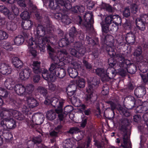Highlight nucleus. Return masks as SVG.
I'll use <instances>...</instances> for the list:
<instances>
[{
  "label": "nucleus",
  "mask_w": 148,
  "mask_h": 148,
  "mask_svg": "<svg viewBox=\"0 0 148 148\" xmlns=\"http://www.w3.org/2000/svg\"><path fill=\"white\" fill-rule=\"evenodd\" d=\"M56 116V113L53 110L48 111L47 113V117L50 120H52L54 119Z\"/></svg>",
  "instance_id": "nucleus-30"
},
{
  "label": "nucleus",
  "mask_w": 148,
  "mask_h": 148,
  "mask_svg": "<svg viewBox=\"0 0 148 148\" xmlns=\"http://www.w3.org/2000/svg\"><path fill=\"white\" fill-rule=\"evenodd\" d=\"M147 105H148V102H145L143 104V106H140L138 107V108H141L142 111H140V112H143L145 111H146L148 109V108H147Z\"/></svg>",
  "instance_id": "nucleus-38"
},
{
  "label": "nucleus",
  "mask_w": 148,
  "mask_h": 148,
  "mask_svg": "<svg viewBox=\"0 0 148 148\" xmlns=\"http://www.w3.org/2000/svg\"><path fill=\"white\" fill-rule=\"evenodd\" d=\"M139 19L145 23H148V15H147L146 14L142 15Z\"/></svg>",
  "instance_id": "nucleus-43"
},
{
  "label": "nucleus",
  "mask_w": 148,
  "mask_h": 148,
  "mask_svg": "<svg viewBox=\"0 0 148 148\" xmlns=\"http://www.w3.org/2000/svg\"><path fill=\"white\" fill-rule=\"evenodd\" d=\"M47 49L50 52L49 56L55 62V63L51 65L49 68L50 73L49 74L47 70L44 69L42 72V76L44 79L48 81L54 82L57 77L62 78L65 75V70L58 67V65L62 66L66 63H69L70 59L66 57V52L65 50L59 53L60 55L59 58L55 56L53 49L50 46L47 47Z\"/></svg>",
  "instance_id": "nucleus-1"
},
{
  "label": "nucleus",
  "mask_w": 148,
  "mask_h": 148,
  "mask_svg": "<svg viewBox=\"0 0 148 148\" xmlns=\"http://www.w3.org/2000/svg\"><path fill=\"white\" fill-rule=\"evenodd\" d=\"M123 59V64H121L120 66V68L119 69V74L122 76H124L127 72L131 74H134L136 72V67L131 64L130 61L125 60L123 58H121Z\"/></svg>",
  "instance_id": "nucleus-3"
},
{
  "label": "nucleus",
  "mask_w": 148,
  "mask_h": 148,
  "mask_svg": "<svg viewBox=\"0 0 148 148\" xmlns=\"http://www.w3.org/2000/svg\"><path fill=\"white\" fill-rule=\"evenodd\" d=\"M56 88V86L53 84H49V89L51 91H54Z\"/></svg>",
  "instance_id": "nucleus-54"
},
{
  "label": "nucleus",
  "mask_w": 148,
  "mask_h": 148,
  "mask_svg": "<svg viewBox=\"0 0 148 148\" xmlns=\"http://www.w3.org/2000/svg\"><path fill=\"white\" fill-rule=\"evenodd\" d=\"M25 89L27 91H32L34 89V87L32 84H29L27 86Z\"/></svg>",
  "instance_id": "nucleus-50"
},
{
  "label": "nucleus",
  "mask_w": 148,
  "mask_h": 148,
  "mask_svg": "<svg viewBox=\"0 0 148 148\" xmlns=\"http://www.w3.org/2000/svg\"><path fill=\"white\" fill-rule=\"evenodd\" d=\"M78 107H79V109L82 111L84 110L86 108L84 104H82L81 103V105Z\"/></svg>",
  "instance_id": "nucleus-64"
},
{
  "label": "nucleus",
  "mask_w": 148,
  "mask_h": 148,
  "mask_svg": "<svg viewBox=\"0 0 148 148\" xmlns=\"http://www.w3.org/2000/svg\"><path fill=\"white\" fill-rule=\"evenodd\" d=\"M12 62L14 66L18 68L22 67L23 65V62L17 57L13 58Z\"/></svg>",
  "instance_id": "nucleus-19"
},
{
  "label": "nucleus",
  "mask_w": 148,
  "mask_h": 148,
  "mask_svg": "<svg viewBox=\"0 0 148 148\" xmlns=\"http://www.w3.org/2000/svg\"><path fill=\"white\" fill-rule=\"evenodd\" d=\"M68 72L69 76L72 78H74L76 77L77 76L78 74L77 69L72 68L69 69Z\"/></svg>",
  "instance_id": "nucleus-27"
},
{
  "label": "nucleus",
  "mask_w": 148,
  "mask_h": 148,
  "mask_svg": "<svg viewBox=\"0 0 148 148\" xmlns=\"http://www.w3.org/2000/svg\"><path fill=\"white\" fill-rule=\"evenodd\" d=\"M123 58V57H121V58H119V60H120V61L119 62V66L118 65V64H117V65H116V61H114L113 62L112 61H111V60H112V58H111L109 59L108 60V64L110 66H111V67H114L115 66V67L117 68V66H118V67L119 66L120 68V66L121 65V64H123V59H122L121 58ZM119 69H118V70ZM118 71H119L118 70ZM119 72V71L118 72Z\"/></svg>",
  "instance_id": "nucleus-18"
},
{
  "label": "nucleus",
  "mask_w": 148,
  "mask_h": 148,
  "mask_svg": "<svg viewBox=\"0 0 148 148\" xmlns=\"http://www.w3.org/2000/svg\"><path fill=\"white\" fill-rule=\"evenodd\" d=\"M73 65L74 67L73 69H78L79 70L81 68V66L80 65V63H78L77 62H74L73 64Z\"/></svg>",
  "instance_id": "nucleus-51"
},
{
  "label": "nucleus",
  "mask_w": 148,
  "mask_h": 148,
  "mask_svg": "<svg viewBox=\"0 0 148 148\" xmlns=\"http://www.w3.org/2000/svg\"><path fill=\"white\" fill-rule=\"evenodd\" d=\"M54 17L59 20H61L62 22L66 24H69L70 23V19L67 15H62L61 13H57L54 15Z\"/></svg>",
  "instance_id": "nucleus-14"
},
{
  "label": "nucleus",
  "mask_w": 148,
  "mask_h": 148,
  "mask_svg": "<svg viewBox=\"0 0 148 148\" xmlns=\"http://www.w3.org/2000/svg\"><path fill=\"white\" fill-rule=\"evenodd\" d=\"M14 84V82L11 78L7 79L5 83V86L8 89L12 90L14 87V90L17 94L20 95L24 94L26 89L24 86L19 84L15 86Z\"/></svg>",
  "instance_id": "nucleus-4"
},
{
  "label": "nucleus",
  "mask_w": 148,
  "mask_h": 148,
  "mask_svg": "<svg viewBox=\"0 0 148 148\" xmlns=\"http://www.w3.org/2000/svg\"><path fill=\"white\" fill-rule=\"evenodd\" d=\"M140 75L144 82L145 83L148 81V74L147 76L143 74Z\"/></svg>",
  "instance_id": "nucleus-55"
},
{
  "label": "nucleus",
  "mask_w": 148,
  "mask_h": 148,
  "mask_svg": "<svg viewBox=\"0 0 148 148\" xmlns=\"http://www.w3.org/2000/svg\"><path fill=\"white\" fill-rule=\"evenodd\" d=\"M125 39L129 43L133 44L135 42V33L131 32L127 33L126 35Z\"/></svg>",
  "instance_id": "nucleus-16"
},
{
  "label": "nucleus",
  "mask_w": 148,
  "mask_h": 148,
  "mask_svg": "<svg viewBox=\"0 0 148 148\" xmlns=\"http://www.w3.org/2000/svg\"><path fill=\"white\" fill-rule=\"evenodd\" d=\"M12 10L14 13L15 15H17L19 13V10L17 8L14 7L12 8Z\"/></svg>",
  "instance_id": "nucleus-61"
},
{
  "label": "nucleus",
  "mask_w": 148,
  "mask_h": 148,
  "mask_svg": "<svg viewBox=\"0 0 148 148\" xmlns=\"http://www.w3.org/2000/svg\"><path fill=\"white\" fill-rule=\"evenodd\" d=\"M32 25V23L29 20H25L24 22L22 23V26L25 30L29 29L31 27Z\"/></svg>",
  "instance_id": "nucleus-25"
},
{
  "label": "nucleus",
  "mask_w": 148,
  "mask_h": 148,
  "mask_svg": "<svg viewBox=\"0 0 148 148\" xmlns=\"http://www.w3.org/2000/svg\"><path fill=\"white\" fill-rule=\"evenodd\" d=\"M8 95V93L6 90L2 88H0V96L5 97L7 96ZM3 103V100L0 97V106L2 105Z\"/></svg>",
  "instance_id": "nucleus-31"
},
{
  "label": "nucleus",
  "mask_w": 148,
  "mask_h": 148,
  "mask_svg": "<svg viewBox=\"0 0 148 148\" xmlns=\"http://www.w3.org/2000/svg\"><path fill=\"white\" fill-rule=\"evenodd\" d=\"M34 143H39L41 142V139L40 138L35 137L33 139Z\"/></svg>",
  "instance_id": "nucleus-57"
},
{
  "label": "nucleus",
  "mask_w": 148,
  "mask_h": 148,
  "mask_svg": "<svg viewBox=\"0 0 148 148\" xmlns=\"http://www.w3.org/2000/svg\"><path fill=\"white\" fill-rule=\"evenodd\" d=\"M92 15L91 13H88V12L85 13L84 15V18L86 21H87L88 20V17H89L88 18V20H90V19H91L92 18Z\"/></svg>",
  "instance_id": "nucleus-49"
},
{
  "label": "nucleus",
  "mask_w": 148,
  "mask_h": 148,
  "mask_svg": "<svg viewBox=\"0 0 148 148\" xmlns=\"http://www.w3.org/2000/svg\"><path fill=\"white\" fill-rule=\"evenodd\" d=\"M96 73L99 75L100 76L101 79L103 82L108 80L109 79L113 78L116 75L115 71L110 72V73L106 72L104 70L101 68H98L96 70Z\"/></svg>",
  "instance_id": "nucleus-7"
},
{
  "label": "nucleus",
  "mask_w": 148,
  "mask_h": 148,
  "mask_svg": "<svg viewBox=\"0 0 148 148\" xmlns=\"http://www.w3.org/2000/svg\"><path fill=\"white\" fill-rule=\"evenodd\" d=\"M121 111L122 112L123 115H124L125 116H130V114L127 111V110L125 109H123L121 110Z\"/></svg>",
  "instance_id": "nucleus-56"
},
{
  "label": "nucleus",
  "mask_w": 148,
  "mask_h": 148,
  "mask_svg": "<svg viewBox=\"0 0 148 148\" xmlns=\"http://www.w3.org/2000/svg\"><path fill=\"white\" fill-rule=\"evenodd\" d=\"M116 19L113 21V22L110 24L108 27V30L110 29L111 31H117L118 29L119 24L116 21H118Z\"/></svg>",
  "instance_id": "nucleus-22"
},
{
  "label": "nucleus",
  "mask_w": 148,
  "mask_h": 148,
  "mask_svg": "<svg viewBox=\"0 0 148 148\" xmlns=\"http://www.w3.org/2000/svg\"><path fill=\"white\" fill-rule=\"evenodd\" d=\"M52 105L54 106L55 107L59 108V109L61 108L63 102L58 101V99L54 98H53V100L52 101Z\"/></svg>",
  "instance_id": "nucleus-28"
},
{
  "label": "nucleus",
  "mask_w": 148,
  "mask_h": 148,
  "mask_svg": "<svg viewBox=\"0 0 148 148\" xmlns=\"http://www.w3.org/2000/svg\"><path fill=\"white\" fill-rule=\"evenodd\" d=\"M43 116L40 114H35L32 116V121L35 124L40 125L42 123Z\"/></svg>",
  "instance_id": "nucleus-13"
},
{
  "label": "nucleus",
  "mask_w": 148,
  "mask_h": 148,
  "mask_svg": "<svg viewBox=\"0 0 148 148\" xmlns=\"http://www.w3.org/2000/svg\"><path fill=\"white\" fill-rule=\"evenodd\" d=\"M79 129L77 127H73L70 129L69 132L72 134H76L77 133H79L81 134V136L80 138H79V140H80L83 137L84 132L83 131L78 132Z\"/></svg>",
  "instance_id": "nucleus-29"
},
{
  "label": "nucleus",
  "mask_w": 148,
  "mask_h": 148,
  "mask_svg": "<svg viewBox=\"0 0 148 148\" xmlns=\"http://www.w3.org/2000/svg\"><path fill=\"white\" fill-rule=\"evenodd\" d=\"M24 41V38L22 36H18L16 37L14 39V45H21Z\"/></svg>",
  "instance_id": "nucleus-23"
},
{
  "label": "nucleus",
  "mask_w": 148,
  "mask_h": 148,
  "mask_svg": "<svg viewBox=\"0 0 148 148\" xmlns=\"http://www.w3.org/2000/svg\"><path fill=\"white\" fill-rule=\"evenodd\" d=\"M4 120L5 121H8V123L7 124L9 125V128H14L16 126L15 121L12 118H10V120L4 119Z\"/></svg>",
  "instance_id": "nucleus-34"
},
{
  "label": "nucleus",
  "mask_w": 148,
  "mask_h": 148,
  "mask_svg": "<svg viewBox=\"0 0 148 148\" xmlns=\"http://www.w3.org/2000/svg\"><path fill=\"white\" fill-rule=\"evenodd\" d=\"M82 120L80 124V127L82 128H84L87 123V118L85 117L83 118L82 116Z\"/></svg>",
  "instance_id": "nucleus-46"
},
{
  "label": "nucleus",
  "mask_w": 148,
  "mask_h": 148,
  "mask_svg": "<svg viewBox=\"0 0 148 148\" xmlns=\"http://www.w3.org/2000/svg\"><path fill=\"white\" fill-rule=\"evenodd\" d=\"M18 4L21 6H25L26 5L24 0H17Z\"/></svg>",
  "instance_id": "nucleus-58"
},
{
  "label": "nucleus",
  "mask_w": 148,
  "mask_h": 148,
  "mask_svg": "<svg viewBox=\"0 0 148 148\" xmlns=\"http://www.w3.org/2000/svg\"><path fill=\"white\" fill-rule=\"evenodd\" d=\"M8 36V35L6 32L2 30L0 31V40L6 39Z\"/></svg>",
  "instance_id": "nucleus-39"
},
{
  "label": "nucleus",
  "mask_w": 148,
  "mask_h": 148,
  "mask_svg": "<svg viewBox=\"0 0 148 148\" xmlns=\"http://www.w3.org/2000/svg\"><path fill=\"white\" fill-rule=\"evenodd\" d=\"M71 53L72 55L77 57V54L78 53L75 49H72L71 51Z\"/></svg>",
  "instance_id": "nucleus-60"
},
{
  "label": "nucleus",
  "mask_w": 148,
  "mask_h": 148,
  "mask_svg": "<svg viewBox=\"0 0 148 148\" xmlns=\"http://www.w3.org/2000/svg\"><path fill=\"white\" fill-rule=\"evenodd\" d=\"M9 113L10 115L12 116L16 119H19V116H20L21 114L17 111L11 109L10 110Z\"/></svg>",
  "instance_id": "nucleus-33"
},
{
  "label": "nucleus",
  "mask_w": 148,
  "mask_h": 148,
  "mask_svg": "<svg viewBox=\"0 0 148 148\" xmlns=\"http://www.w3.org/2000/svg\"><path fill=\"white\" fill-rule=\"evenodd\" d=\"M42 28L41 26L38 27L35 41L31 38L27 42L29 51L34 56L37 55V48H39L40 51L44 52L46 46V44L48 45L47 43L50 41L47 37H42L45 34V31Z\"/></svg>",
  "instance_id": "nucleus-2"
},
{
  "label": "nucleus",
  "mask_w": 148,
  "mask_h": 148,
  "mask_svg": "<svg viewBox=\"0 0 148 148\" xmlns=\"http://www.w3.org/2000/svg\"><path fill=\"white\" fill-rule=\"evenodd\" d=\"M127 99L132 103L133 105H135V100L134 98L132 96H129L127 97Z\"/></svg>",
  "instance_id": "nucleus-53"
},
{
  "label": "nucleus",
  "mask_w": 148,
  "mask_h": 148,
  "mask_svg": "<svg viewBox=\"0 0 148 148\" xmlns=\"http://www.w3.org/2000/svg\"><path fill=\"white\" fill-rule=\"evenodd\" d=\"M116 142L117 143H121V146L123 148H131V145L129 138L126 134L124 135L123 138V141L119 138H117L116 139Z\"/></svg>",
  "instance_id": "nucleus-9"
},
{
  "label": "nucleus",
  "mask_w": 148,
  "mask_h": 148,
  "mask_svg": "<svg viewBox=\"0 0 148 148\" xmlns=\"http://www.w3.org/2000/svg\"><path fill=\"white\" fill-rule=\"evenodd\" d=\"M0 12L7 16L9 19H12L14 17V15L12 12L10 11L4 5L0 6Z\"/></svg>",
  "instance_id": "nucleus-10"
},
{
  "label": "nucleus",
  "mask_w": 148,
  "mask_h": 148,
  "mask_svg": "<svg viewBox=\"0 0 148 148\" xmlns=\"http://www.w3.org/2000/svg\"><path fill=\"white\" fill-rule=\"evenodd\" d=\"M27 102L29 107L31 108L36 106L38 105L36 100L32 97L28 98L27 100Z\"/></svg>",
  "instance_id": "nucleus-20"
},
{
  "label": "nucleus",
  "mask_w": 148,
  "mask_h": 148,
  "mask_svg": "<svg viewBox=\"0 0 148 148\" xmlns=\"http://www.w3.org/2000/svg\"><path fill=\"white\" fill-rule=\"evenodd\" d=\"M0 72L4 75H8L11 72V68L5 63H1L0 64Z\"/></svg>",
  "instance_id": "nucleus-11"
},
{
  "label": "nucleus",
  "mask_w": 148,
  "mask_h": 148,
  "mask_svg": "<svg viewBox=\"0 0 148 148\" xmlns=\"http://www.w3.org/2000/svg\"><path fill=\"white\" fill-rule=\"evenodd\" d=\"M84 10V7L83 6H77L72 8V10L74 12H77L78 11L83 12Z\"/></svg>",
  "instance_id": "nucleus-36"
},
{
  "label": "nucleus",
  "mask_w": 148,
  "mask_h": 148,
  "mask_svg": "<svg viewBox=\"0 0 148 148\" xmlns=\"http://www.w3.org/2000/svg\"><path fill=\"white\" fill-rule=\"evenodd\" d=\"M146 93V90L145 87H139L136 89L134 94L137 97H140L144 96Z\"/></svg>",
  "instance_id": "nucleus-15"
},
{
  "label": "nucleus",
  "mask_w": 148,
  "mask_h": 148,
  "mask_svg": "<svg viewBox=\"0 0 148 148\" xmlns=\"http://www.w3.org/2000/svg\"><path fill=\"white\" fill-rule=\"evenodd\" d=\"M76 87L80 88H83L85 86V81L82 78H78L75 80Z\"/></svg>",
  "instance_id": "nucleus-21"
},
{
  "label": "nucleus",
  "mask_w": 148,
  "mask_h": 148,
  "mask_svg": "<svg viewBox=\"0 0 148 148\" xmlns=\"http://www.w3.org/2000/svg\"><path fill=\"white\" fill-rule=\"evenodd\" d=\"M7 28L8 30L14 31L16 29V25L14 23L10 21L7 23Z\"/></svg>",
  "instance_id": "nucleus-32"
},
{
  "label": "nucleus",
  "mask_w": 148,
  "mask_h": 148,
  "mask_svg": "<svg viewBox=\"0 0 148 148\" xmlns=\"http://www.w3.org/2000/svg\"><path fill=\"white\" fill-rule=\"evenodd\" d=\"M145 23L142 21L139 18L136 19V23L137 28L141 30H144L145 29Z\"/></svg>",
  "instance_id": "nucleus-24"
},
{
  "label": "nucleus",
  "mask_w": 148,
  "mask_h": 148,
  "mask_svg": "<svg viewBox=\"0 0 148 148\" xmlns=\"http://www.w3.org/2000/svg\"><path fill=\"white\" fill-rule=\"evenodd\" d=\"M40 62L38 61H34L31 65L34 73L38 74L40 72Z\"/></svg>",
  "instance_id": "nucleus-17"
},
{
  "label": "nucleus",
  "mask_w": 148,
  "mask_h": 148,
  "mask_svg": "<svg viewBox=\"0 0 148 148\" xmlns=\"http://www.w3.org/2000/svg\"><path fill=\"white\" fill-rule=\"evenodd\" d=\"M142 51L140 47L138 48L134 52V55L136 56H138L140 55L142 53Z\"/></svg>",
  "instance_id": "nucleus-48"
},
{
  "label": "nucleus",
  "mask_w": 148,
  "mask_h": 148,
  "mask_svg": "<svg viewBox=\"0 0 148 148\" xmlns=\"http://www.w3.org/2000/svg\"><path fill=\"white\" fill-rule=\"evenodd\" d=\"M31 73V71L30 69L28 68H26L20 73V78L22 80H25L29 78Z\"/></svg>",
  "instance_id": "nucleus-12"
},
{
  "label": "nucleus",
  "mask_w": 148,
  "mask_h": 148,
  "mask_svg": "<svg viewBox=\"0 0 148 148\" xmlns=\"http://www.w3.org/2000/svg\"><path fill=\"white\" fill-rule=\"evenodd\" d=\"M71 100L72 103L76 107H78L81 105V101L76 97L73 96L71 98H69Z\"/></svg>",
  "instance_id": "nucleus-26"
},
{
  "label": "nucleus",
  "mask_w": 148,
  "mask_h": 148,
  "mask_svg": "<svg viewBox=\"0 0 148 148\" xmlns=\"http://www.w3.org/2000/svg\"><path fill=\"white\" fill-rule=\"evenodd\" d=\"M64 148H72V145L70 139H66L64 142Z\"/></svg>",
  "instance_id": "nucleus-41"
},
{
  "label": "nucleus",
  "mask_w": 148,
  "mask_h": 148,
  "mask_svg": "<svg viewBox=\"0 0 148 148\" xmlns=\"http://www.w3.org/2000/svg\"><path fill=\"white\" fill-rule=\"evenodd\" d=\"M131 10L132 13L133 14L136 13L138 11L137 5L135 4H133L131 7Z\"/></svg>",
  "instance_id": "nucleus-47"
},
{
  "label": "nucleus",
  "mask_w": 148,
  "mask_h": 148,
  "mask_svg": "<svg viewBox=\"0 0 148 148\" xmlns=\"http://www.w3.org/2000/svg\"><path fill=\"white\" fill-rule=\"evenodd\" d=\"M123 16L126 17L130 16V13L129 8H125L123 12Z\"/></svg>",
  "instance_id": "nucleus-45"
},
{
  "label": "nucleus",
  "mask_w": 148,
  "mask_h": 148,
  "mask_svg": "<svg viewBox=\"0 0 148 148\" xmlns=\"http://www.w3.org/2000/svg\"><path fill=\"white\" fill-rule=\"evenodd\" d=\"M56 112L58 114V116L59 119L60 121L62 120L64 116L66 115L64 114H63L62 113V110L61 108H60L58 109H56Z\"/></svg>",
  "instance_id": "nucleus-37"
},
{
  "label": "nucleus",
  "mask_w": 148,
  "mask_h": 148,
  "mask_svg": "<svg viewBox=\"0 0 148 148\" xmlns=\"http://www.w3.org/2000/svg\"><path fill=\"white\" fill-rule=\"evenodd\" d=\"M37 90L43 95H45L47 93V90L44 88L39 86L37 88Z\"/></svg>",
  "instance_id": "nucleus-44"
},
{
  "label": "nucleus",
  "mask_w": 148,
  "mask_h": 148,
  "mask_svg": "<svg viewBox=\"0 0 148 148\" xmlns=\"http://www.w3.org/2000/svg\"><path fill=\"white\" fill-rule=\"evenodd\" d=\"M116 19L119 20L120 22L121 21V18L117 15H110L106 17L105 24L102 25V23H101L102 31L105 33H107L108 31V26Z\"/></svg>",
  "instance_id": "nucleus-8"
},
{
  "label": "nucleus",
  "mask_w": 148,
  "mask_h": 148,
  "mask_svg": "<svg viewBox=\"0 0 148 148\" xmlns=\"http://www.w3.org/2000/svg\"><path fill=\"white\" fill-rule=\"evenodd\" d=\"M20 16L21 18L25 20H27L30 18V15L29 13L27 11H25L21 13Z\"/></svg>",
  "instance_id": "nucleus-35"
},
{
  "label": "nucleus",
  "mask_w": 148,
  "mask_h": 148,
  "mask_svg": "<svg viewBox=\"0 0 148 148\" xmlns=\"http://www.w3.org/2000/svg\"><path fill=\"white\" fill-rule=\"evenodd\" d=\"M40 79V77L39 75H37L34 76L33 78V81L34 83H38Z\"/></svg>",
  "instance_id": "nucleus-52"
},
{
  "label": "nucleus",
  "mask_w": 148,
  "mask_h": 148,
  "mask_svg": "<svg viewBox=\"0 0 148 148\" xmlns=\"http://www.w3.org/2000/svg\"><path fill=\"white\" fill-rule=\"evenodd\" d=\"M108 103L110 105L112 110H114L116 107L115 104L112 101H109Z\"/></svg>",
  "instance_id": "nucleus-63"
},
{
  "label": "nucleus",
  "mask_w": 148,
  "mask_h": 148,
  "mask_svg": "<svg viewBox=\"0 0 148 148\" xmlns=\"http://www.w3.org/2000/svg\"><path fill=\"white\" fill-rule=\"evenodd\" d=\"M49 7L51 8L54 9L60 10L65 7L67 9L69 10L71 8V5L70 3L66 2V4L62 0H51L49 5Z\"/></svg>",
  "instance_id": "nucleus-5"
},
{
  "label": "nucleus",
  "mask_w": 148,
  "mask_h": 148,
  "mask_svg": "<svg viewBox=\"0 0 148 148\" xmlns=\"http://www.w3.org/2000/svg\"><path fill=\"white\" fill-rule=\"evenodd\" d=\"M83 63L86 67L87 68L90 69L91 68V65L89 64L86 61L83 60Z\"/></svg>",
  "instance_id": "nucleus-62"
},
{
  "label": "nucleus",
  "mask_w": 148,
  "mask_h": 148,
  "mask_svg": "<svg viewBox=\"0 0 148 148\" xmlns=\"http://www.w3.org/2000/svg\"><path fill=\"white\" fill-rule=\"evenodd\" d=\"M98 80L96 77L90 78L88 80V86L86 90L87 94L85 99L87 102L91 98L93 92V88L99 83Z\"/></svg>",
  "instance_id": "nucleus-6"
},
{
  "label": "nucleus",
  "mask_w": 148,
  "mask_h": 148,
  "mask_svg": "<svg viewBox=\"0 0 148 148\" xmlns=\"http://www.w3.org/2000/svg\"><path fill=\"white\" fill-rule=\"evenodd\" d=\"M14 45L13 44L11 43L10 42H6L4 44L3 47L7 50L11 51L12 49V45Z\"/></svg>",
  "instance_id": "nucleus-40"
},
{
  "label": "nucleus",
  "mask_w": 148,
  "mask_h": 148,
  "mask_svg": "<svg viewBox=\"0 0 148 148\" xmlns=\"http://www.w3.org/2000/svg\"><path fill=\"white\" fill-rule=\"evenodd\" d=\"M73 110V108L72 106L69 105L66 106L64 108V114L66 115L72 111Z\"/></svg>",
  "instance_id": "nucleus-42"
},
{
  "label": "nucleus",
  "mask_w": 148,
  "mask_h": 148,
  "mask_svg": "<svg viewBox=\"0 0 148 148\" xmlns=\"http://www.w3.org/2000/svg\"><path fill=\"white\" fill-rule=\"evenodd\" d=\"M65 39H62L59 42V45L60 47H63L65 45Z\"/></svg>",
  "instance_id": "nucleus-59"
}]
</instances>
